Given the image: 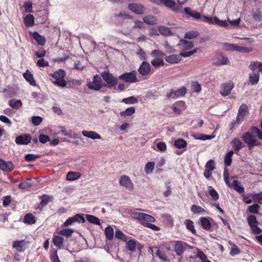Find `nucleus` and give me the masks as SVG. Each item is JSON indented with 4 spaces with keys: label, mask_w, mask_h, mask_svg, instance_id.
<instances>
[{
    "label": "nucleus",
    "mask_w": 262,
    "mask_h": 262,
    "mask_svg": "<svg viewBox=\"0 0 262 262\" xmlns=\"http://www.w3.org/2000/svg\"><path fill=\"white\" fill-rule=\"evenodd\" d=\"M50 75L55 79V81H53L54 84L61 87H65L66 86L67 82L64 79L65 72L63 70L59 69L53 74H50Z\"/></svg>",
    "instance_id": "1"
},
{
    "label": "nucleus",
    "mask_w": 262,
    "mask_h": 262,
    "mask_svg": "<svg viewBox=\"0 0 262 262\" xmlns=\"http://www.w3.org/2000/svg\"><path fill=\"white\" fill-rule=\"evenodd\" d=\"M157 5H162L174 12H179L180 8L176 6L174 0H152Z\"/></svg>",
    "instance_id": "2"
},
{
    "label": "nucleus",
    "mask_w": 262,
    "mask_h": 262,
    "mask_svg": "<svg viewBox=\"0 0 262 262\" xmlns=\"http://www.w3.org/2000/svg\"><path fill=\"white\" fill-rule=\"evenodd\" d=\"M101 75L103 79L107 83L108 88H113L116 86L118 82L117 78L114 77L108 72L106 71L102 72Z\"/></svg>",
    "instance_id": "3"
},
{
    "label": "nucleus",
    "mask_w": 262,
    "mask_h": 262,
    "mask_svg": "<svg viewBox=\"0 0 262 262\" xmlns=\"http://www.w3.org/2000/svg\"><path fill=\"white\" fill-rule=\"evenodd\" d=\"M137 72L135 70L130 72L124 73L119 76V79L128 83H135L139 80L137 77Z\"/></svg>",
    "instance_id": "4"
},
{
    "label": "nucleus",
    "mask_w": 262,
    "mask_h": 262,
    "mask_svg": "<svg viewBox=\"0 0 262 262\" xmlns=\"http://www.w3.org/2000/svg\"><path fill=\"white\" fill-rule=\"evenodd\" d=\"M102 80L101 77L98 75L94 76L93 80L89 81L87 83V86L89 89L95 91H99L102 88Z\"/></svg>",
    "instance_id": "5"
},
{
    "label": "nucleus",
    "mask_w": 262,
    "mask_h": 262,
    "mask_svg": "<svg viewBox=\"0 0 262 262\" xmlns=\"http://www.w3.org/2000/svg\"><path fill=\"white\" fill-rule=\"evenodd\" d=\"M249 114L248 106L246 104H242L238 110L236 119V122L239 124L243 121L245 117Z\"/></svg>",
    "instance_id": "6"
},
{
    "label": "nucleus",
    "mask_w": 262,
    "mask_h": 262,
    "mask_svg": "<svg viewBox=\"0 0 262 262\" xmlns=\"http://www.w3.org/2000/svg\"><path fill=\"white\" fill-rule=\"evenodd\" d=\"M151 68L150 64L144 61L141 63L138 68V72L141 76H144L151 74Z\"/></svg>",
    "instance_id": "7"
},
{
    "label": "nucleus",
    "mask_w": 262,
    "mask_h": 262,
    "mask_svg": "<svg viewBox=\"0 0 262 262\" xmlns=\"http://www.w3.org/2000/svg\"><path fill=\"white\" fill-rule=\"evenodd\" d=\"M234 86V83L231 81L222 84L220 88L221 95L223 97L229 95Z\"/></svg>",
    "instance_id": "8"
},
{
    "label": "nucleus",
    "mask_w": 262,
    "mask_h": 262,
    "mask_svg": "<svg viewBox=\"0 0 262 262\" xmlns=\"http://www.w3.org/2000/svg\"><path fill=\"white\" fill-rule=\"evenodd\" d=\"M186 93V89L185 87L176 91L171 90L169 93H167L166 97L167 98L176 99L180 96H184Z\"/></svg>",
    "instance_id": "9"
},
{
    "label": "nucleus",
    "mask_w": 262,
    "mask_h": 262,
    "mask_svg": "<svg viewBox=\"0 0 262 262\" xmlns=\"http://www.w3.org/2000/svg\"><path fill=\"white\" fill-rule=\"evenodd\" d=\"M187 244L182 241H175L174 251L178 256H181L184 253Z\"/></svg>",
    "instance_id": "10"
},
{
    "label": "nucleus",
    "mask_w": 262,
    "mask_h": 262,
    "mask_svg": "<svg viewBox=\"0 0 262 262\" xmlns=\"http://www.w3.org/2000/svg\"><path fill=\"white\" fill-rule=\"evenodd\" d=\"M119 184L121 186L125 187L127 189L132 190L133 189V184L130 180V178L127 176H123L121 177Z\"/></svg>",
    "instance_id": "11"
},
{
    "label": "nucleus",
    "mask_w": 262,
    "mask_h": 262,
    "mask_svg": "<svg viewBox=\"0 0 262 262\" xmlns=\"http://www.w3.org/2000/svg\"><path fill=\"white\" fill-rule=\"evenodd\" d=\"M78 222L79 223H84L85 220L84 218L79 214H77L71 217L68 219L64 223V226H68L72 225L73 223Z\"/></svg>",
    "instance_id": "12"
},
{
    "label": "nucleus",
    "mask_w": 262,
    "mask_h": 262,
    "mask_svg": "<svg viewBox=\"0 0 262 262\" xmlns=\"http://www.w3.org/2000/svg\"><path fill=\"white\" fill-rule=\"evenodd\" d=\"M242 140L245 143L247 144L249 149H251V144L254 141L255 137L253 136L250 132L245 133L242 136Z\"/></svg>",
    "instance_id": "13"
},
{
    "label": "nucleus",
    "mask_w": 262,
    "mask_h": 262,
    "mask_svg": "<svg viewBox=\"0 0 262 262\" xmlns=\"http://www.w3.org/2000/svg\"><path fill=\"white\" fill-rule=\"evenodd\" d=\"M28 242L24 241H15L13 242L12 247L16 250L19 252H24L26 249Z\"/></svg>",
    "instance_id": "14"
},
{
    "label": "nucleus",
    "mask_w": 262,
    "mask_h": 262,
    "mask_svg": "<svg viewBox=\"0 0 262 262\" xmlns=\"http://www.w3.org/2000/svg\"><path fill=\"white\" fill-rule=\"evenodd\" d=\"M32 138L29 134H25L18 136L15 139V142L17 144H28L31 141Z\"/></svg>",
    "instance_id": "15"
},
{
    "label": "nucleus",
    "mask_w": 262,
    "mask_h": 262,
    "mask_svg": "<svg viewBox=\"0 0 262 262\" xmlns=\"http://www.w3.org/2000/svg\"><path fill=\"white\" fill-rule=\"evenodd\" d=\"M14 168V165L11 161L6 162L0 159V169L4 171H11Z\"/></svg>",
    "instance_id": "16"
},
{
    "label": "nucleus",
    "mask_w": 262,
    "mask_h": 262,
    "mask_svg": "<svg viewBox=\"0 0 262 262\" xmlns=\"http://www.w3.org/2000/svg\"><path fill=\"white\" fill-rule=\"evenodd\" d=\"M184 12L187 15V18L191 17L195 19H201V16L198 12L192 10L189 7H185L184 9Z\"/></svg>",
    "instance_id": "17"
},
{
    "label": "nucleus",
    "mask_w": 262,
    "mask_h": 262,
    "mask_svg": "<svg viewBox=\"0 0 262 262\" xmlns=\"http://www.w3.org/2000/svg\"><path fill=\"white\" fill-rule=\"evenodd\" d=\"M178 46L182 51H187L193 47L192 42L187 41L184 39H181L180 40Z\"/></svg>",
    "instance_id": "18"
},
{
    "label": "nucleus",
    "mask_w": 262,
    "mask_h": 262,
    "mask_svg": "<svg viewBox=\"0 0 262 262\" xmlns=\"http://www.w3.org/2000/svg\"><path fill=\"white\" fill-rule=\"evenodd\" d=\"M128 9L137 14H142L144 12L143 7L137 4H130L128 5Z\"/></svg>",
    "instance_id": "19"
},
{
    "label": "nucleus",
    "mask_w": 262,
    "mask_h": 262,
    "mask_svg": "<svg viewBox=\"0 0 262 262\" xmlns=\"http://www.w3.org/2000/svg\"><path fill=\"white\" fill-rule=\"evenodd\" d=\"M227 185L229 187L233 188L239 193H242L244 192V188L242 185H241V183L237 180H234L232 183H229V185Z\"/></svg>",
    "instance_id": "20"
},
{
    "label": "nucleus",
    "mask_w": 262,
    "mask_h": 262,
    "mask_svg": "<svg viewBox=\"0 0 262 262\" xmlns=\"http://www.w3.org/2000/svg\"><path fill=\"white\" fill-rule=\"evenodd\" d=\"M259 74L256 71H252L249 74V82L252 85L256 84L259 81Z\"/></svg>",
    "instance_id": "21"
},
{
    "label": "nucleus",
    "mask_w": 262,
    "mask_h": 262,
    "mask_svg": "<svg viewBox=\"0 0 262 262\" xmlns=\"http://www.w3.org/2000/svg\"><path fill=\"white\" fill-rule=\"evenodd\" d=\"M81 134L83 136L94 140L100 139L101 138L99 134L93 131L82 130Z\"/></svg>",
    "instance_id": "22"
},
{
    "label": "nucleus",
    "mask_w": 262,
    "mask_h": 262,
    "mask_svg": "<svg viewBox=\"0 0 262 262\" xmlns=\"http://www.w3.org/2000/svg\"><path fill=\"white\" fill-rule=\"evenodd\" d=\"M166 61L171 64H176L179 63L181 60V57L179 55L172 54L166 56L165 58Z\"/></svg>",
    "instance_id": "23"
},
{
    "label": "nucleus",
    "mask_w": 262,
    "mask_h": 262,
    "mask_svg": "<svg viewBox=\"0 0 262 262\" xmlns=\"http://www.w3.org/2000/svg\"><path fill=\"white\" fill-rule=\"evenodd\" d=\"M32 37L36 41L38 44L43 46L46 43L45 36L40 35L37 32H34L32 33Z\"/></svg>",
    "instance_id": "24"
},
{
    "label": "nucleus",
    "mask_w": 262,
    "mask_h": 262,
    "mask_svg": "<svg viewBox=\"0 0 262 262\" xmlns=\"http://www.w3.org/2000/svg\"><path fill=\"white\" fill-rule=\"evenodd\" d=\"M231 144L236 152H238L241 148L245 146V144L238 138H234L233 139Z\"/></svg>",
    "instance_id": "25"
},
{
    "label": "nucleus",
    "mask_w": 262,
    "mask_h": 262,
    "mask_svg": "<svg viewBox=\"0 0 262 262\" xmlns=\"http://www.w3.org/2000/svg\"><path fill=\"white\" fill-rule=\"evenodd\" d=\"M155 222V219L151 215H149L146 213H143L141 222L142 224L145 226V224H146V223H152Z\"/></svg>",
    "instance_id": "26"
},
{
    "label": "nucleus",
    "mask_w": 262,
    "mask_h": 262,
    "mask_svg": "<svg viewBox=\"0 0 262 262\" xmlns=\"http://www.w3.org/2000/svg\"><path fill=\"white\" fill-rule=\"evenodd\" d=\"M190 209L194 214H205L206 213V211L203 208L196 205H192Z\"/></svg>",
    "instance_id": "27"
},
{
    "label": "nucleus",
    "mask_w": 262,
    "mask_h": 262,
    "mask_svg": "<svg viewBox=\"0 0 262 262\" xmlns=\"http://www.w3.org/2000/svg\"><path fill=\"white\" fill-rule=\"evenodd\" d=\"M63 238L61 236H55L53 238V243L55 246L59 249L63 247Z\"/></svg>",
    "instance_id": "28"
},
{
    "label": "nucleus",
    "mask_w": 262,
    "mask_h": 262,
    "mask_svg": "<svg viewBox=\"0 0 262 262\" xmlns=\"http://www.w3.org/2000/svg\"><path fill=\"white\" fill-rule=\"evenodd\" d=\"M24 21L27 27H32L34 25V17L33 15H27L24 17Z\"/></svg>",
    "instance_id": "29"
},
{
    "label": "nucleus",
    "mask_w": 262,
    "mask_h": 262,
    "mask_svg": "<svg viewBox=\"0 0 262 262\" xmlns=\"http://www.w3.org/2000/svg\"><path fill=\"white\" fill-rule=\"evenodd\" d=\"M80 176L81 174L79 172L70 171L67 173L66 178L67 180L72 181L78 179Z\"/></svg>",
    "instance_id": "30"
},
{
    "label": "nucleus",
    "mask_w": 262,
    "mask_h": 262,
    "mask_svg": "<svg viewBox=\"0 0 262 262\" xmlns=\"http://www.w3.org/2000/svg\"><path fill=\"white\" fill-rule=\"evenodd\" d=\"M201 224L203 228L206 230H209L211 227V223L209 219L203 217L200 219Z\"/></svg>",
    "instance_id": "31"
},
{
    "label": "nucleus",
    "mask_w": 262,
    "mask_h": 262,
    "mask_svg": "<svg viewBox=\"0 0 262 262\" xmlns=\"http://www.w3.org/2000/svg\"><path fill=\"white\" fill-rule=\"evenodd\" d=\"M8 104L11 107L14 109H18L23 105L22 102L20 100L15 99L10 100Z\"/></svg>",
    "instance_id": "32"
},
{
    "label": "nucleus",
    "mask_w": 262,
    "mask_h": 262,
    "mask_svg": "<svg viewBox=\"0 0 262 262\" xmlns=\"http://www.w3.org/2000/svg\"><path fill=\"white\" fill-rule=\"evenodd\" d=\"M250 68L252 71H256L258 73H262V64L260 62H252L250 64Z\"/></svg>",
    "instance_id": "33"
},
{
    "label": "nucleus",
    "mask_w": 262,
    "mask_h": 262,
    "mask_svg": "<svg viewBox=\"0 0 262 262\" xmlns=\"http://www.w3.org/2000/svg\"><path fill=\"white\" fill-rule=\"evenodd\" d=\"M25 79L32 85L35 86L36 82L34 80L33 75L29 72H25L23 74Z\"/></svg>",
    "instance_id": "34"
},
{
    "label": "nucleus",
    "mask_w": 262,
    "mask_h": 262,
    "mask_svg": "<svg viewBox=\"0 0 262 262\" xmlns=\"http://www.w3.org/2000/svg\"><path fill=\"white\" fill-rule=\"evenodd\" d=\"M105 234L107 239L110 241L113 239L114 235L113 228L111 226H107L105 229Z\"/></svg>",
    "instance_id": "35"
},
{
    "label": "nucleus",
    "mask_w": 262,
    "mask_h": 262,
    "mask_svg": "<svg viewBox=\"0 0 262 262\" xmlns=\"http://www.w3.org/2000/svg\"><path fill=\"white\" fill-rule=\"evenodd\" d=\"M151 64L155 68H158L160 67H163L164 65V62L163 59L154 58L151 60Z\"/></svg>",
    "instance_id": "36"
},
{
    "label": "nucleus",
    "mask_w": 262,
    "mask_h": 262,
    "mask_svg": "<svg viewBox=\"0 0 262 262\" xmlns=\"http://www.w3.org/2000/svg\"><path fill=\"white\" fill-rule=\"evenodd\" d=\"M159 32L163 35L168 36L171 34V32L170 28L165 26H159L158 27Z\"/></svg>",
    "instance_id": "37"
},
{
    "label": "nucleus",
    "mask_w": 262,
    "mask_h": 262,
    "mask_svg": "<svg viewBox=\"0 0 262 262\" xmlns=\"http://www.w3.org/2000/svg\"><path fill=\"white\" fill-rule=\"evenodd\" d=\"M135 112V108L134 107L132 106L126 108L125 111L121 112L120 114L122 117L129 116L134 114Z\"/></svg>",
    "instance_id": "38"
},
{
    "label": "nucleus",
    "mask_w": 262,
    "mask_h": 262,
    "mask_svg": "<svg viewBox=\"0 0 262 262\" xmlns=\"http://www.w3.org/2000/svg\"><path fill=\"white\" fill-rule=\"evenodd\" d=\"M184 224L188 230L191 232L192 233H195L196 231L194 228V223L190 220H186L184 221Z\"/></svg>",
    "instance_id": "39"
},
{
    "label": "nucleus",
    "mask_w": 262,
    "mask_h": 262,
    "mask_svg": "<svg viewBox=\"0 0 262 262\" xmlns=\"http://www.w3.org/2000/svg\"><path fill=\"white\" fill-rule=\"evenodd\" d=\"M86 220L91 223L100 225V222L99 220V219L94 215H90V214H86L85 215Z\"/></svg>",
    "instance_id": "40"
},
{
    "label": "nucleus",
    "mask_w": 262,
    "mask_h": 262,
    "mask_svg": "<svg viewBox=\"0 0 262 262\" xmlns=\"http://www.w3.org/2000/svg\"><path fill=\"white\" fill-rule=\"evenodd\" d=\"M24 222L28 224H33L36 222L34 216L31 213L27 214L24 219Z\"/></svg>",
    "instance_id": "41"
},
{
    "label": "nucleus",
    "mask_w": 262,
    "mask_h": 262,
    "mask_svg": "<svg viewBox=\"0 0 262 262\" xmlns=\"http://www.w3.org/2000/svg\"><path fill=\"white\" fill-rule=\"evenodd\" d=\"M126 248L132 252L136 250L137 248L136 241L135 240H129L126 243Z\"/></svg>",
    "instance_id": "42"
},
{
    "label": "nucleus",
    "mask_w": 262,
    "mask_h": 262,
    "mask_svg": "<svg viewBox=\"0 0 262 262\" xmlns=\"http://www.w3.org/2000/svg\"><path fill=\"white\" fill-rule=\"evenodd\" d=\"M150 55L151 56L154 57V58H161V59H163L165 55L164 53H163L162 51H161L159 50H153L151 52Z\"/></svg>",
    "instance_id": "43"
},
{
    "label": "nucleus",
    "mask_w": 262,
    "mask_h": 262,
    "mask_svg": "<svg viewBox=\"0 0 262 262\" xmlns=\"http://www.w3.org/2000/svg\"><path fill=\"white\" fill-rule=\"evenodd\" d=\"M136 54L141 60H145L147 58L146 54L140 47H139V48L136 52Z\"/></svg>",
    "instance_id": "44"
},
{
    "label": "nucleus",
    "mask_w": 262,
    "mask_h": 262,
    "mask_svg": "<svg viewBox=\"0 0 262 262\" xmlns=\"http://www.w3.org/2000/svg\"><path fill=\"white\" fill-rule=\"evenodd\" d=\"M233 151H229L226 155H225V159H224V163H225V165L226 166H229L230 165L231 163V162H232V156L233 154Z\"/></svg>",
    "instance_id": "45"
},
{
    "label": "nucleus",
    "mask_w": 262,
    "mask_h": 262,
    "mask_svg": "<svg viewBox=\"0 0 262 262\" xmlns=\"http://www.w3.org/2000/svg\"><path fill=\"white\" fill-rule=\"evenodd\" d=\"M237 45L229 43H223V48L227 51H236Z\"/></svg>",
    "instance_id": "46"
},
{
    "label": "nucleus",
    "mask_w": 262,
    "mask_h": 262,
    "mask_svg": "<svg viewBox=\"0 0 262 262\" xmlns=\"http://www.w3.org/2000/svg\"><path fill=\"white\" fill-rule=\"evenodd\" d=\"M32 186V184L31 182H30V180L28 179L25 181H24L21 183H20L18 187L19 189H27L31 187Z\"/></svg>",
    "instance_id": "47"
},
{
    "label": "nucleus",
    "mask_w": 262,
    "mask_h": 262,
    "mask_svg": "<svg viewBox=\"0 0 262 262\" xmlns=\"http://www.w3.org/2000/svg\"><path fill=\"white\" fill-rule=\"evenodd\" d=\"M174 146L178 148H182L185 147L187 145L186 141L183 139H180L174 141Z\"/></svg>",
    "instance_id": "48"
},
{
    "label": "nucleus",
    "mask_w": 262,
    "mask_h": 262,
    "mask_svg": "<svg viewBox=\"0 0 262 262\" xmlns=\"http://www.w3.org/2000/svg\"><path fill=\"white\" fill-rule=\"evenodd\" d=\"M155 163L149 162L146 163L145 167V171L147 174L151 173L155 168Z\"/></svg>",
    "instance_id": "49"
},
{
    "label": "nucleus",
    "mask_w": 262,
    "mask_h": 262,
    "mask_svg": "<svg viewBox=\"0 0 262 262\" xmlns=\"http://www.w3.org/2000/svg\"><path fill=\"white\" fill-rule=\"evenodd\" d=\"M143 21L148 25H154L156 23V19L152 16H147L143 18Z\"/></svg>",
    "instance_id": "50"
},
{
    "label": "nucleus",
    "mask_w": 262,
    "mask_h": 262,
    "mask_svg": "<svg viewBox=\"0 0 262 262\" xmlns=\"http://www.w3.org/2000/svg\"><path fill=\"white\" fill-rule=\"evenodd\" d=\"M138 101V99L134 96L124 98L122 100V102L125 104H135L137 103Z\"/></svg>",
    "instance_id": "51"
},
{
    "label": "nucleus",
    "mask_w": 262,
    "mask_h": 262,
    "mask_svg": "<svg viewBox=\"0 0 262 262\" xmlns=\"http://www.w3.org/2000/svg\"><path fill=\"white\" fill-rule=\"evenodd\" d=\"M209 194L211 196L212 199L214 201H216L219 199V196L217 191L212 187H210L209 190Z\"/></svg>",
    "instance_id": "52"
},
{
    "label": "nucleus",
    "mask_w": 262,
    "mask_h": 262,
    "mask_svg": "<svg viewBox=\"0 0 262 262\" xmlns=\"http://www.w3.org/2000/svg\"><path fill=\"white\" fill-rule=\"evenodd\" d=\"M199 33L197 31H190L185 34L184 38L187 39H193L198 37Z\"/></svg>",
    "instance_id": "53"
},
{
    "label": "nucleus",
    "mask_w": 262,
    "mask_h": 262,
    "mask_svg": "<svg viewBox=\"0 0 262 262\" xmlns=\"http://www.w3.org/2000/svg\"><path fill=\"white\" fill-rule=\"evenodd\" d=\"M115 237L123 241H125L127 239L126 236L120 230L116 231Z\"/></svg>",
    "instance_id": "54"
},
{
    "label": "nucleus",
    "mask_w": 262,
    "mask_h": 262,
    "mask_svg": "<svg viewBox=\"0 0 262 262\" xmlns=\"http://www.w3.org/2000/svg\"><path fill=\"white\" fill-rule=\"evenodd\" d=\"M23 8L25 9L27 13L32 12V3L31 2H25L23 5Z\"/></svg>",
    "instance_id": "55"
},
{
    "label": "nucleus",
    "mask_w": 262,
    "mask_h": 262,
    "mask_svg": "<svg viewBox=\"0 0 262 262\" xmlns=\"http://www.w3.org/2000/svg\"><path fill=\"white\" fill-rule=\"evenodd\" d=\"M247 221L250 227L258 224L256 217L253 215L249 216L248 217Z\"/></svg>",
    "instance_id": "56"
},
{
    "label": "nucleus",
    "mask_w": 262,
    "mask_h": 262,
    "mask_svg": "<svg viewBox=\"0 0 262 262\" xmlns=\"http://www.w3.org/2000/svg\"><path fill=\"white\" fill-rule=\"evenodd\" d=\"M42 121V118L40 116H33L32 123L34 126L39 125Z\"/></svg>",
    "instance_id": "57"
},
{
    "label": "nucleus",
    "mask_w": 262,
    "mask_h": 262,
    "mask_svg": "<svg viewBox=\"0 0 262 262\" xmlns=\"http://www.w3.org/2000/svg\"><path fill=\"white\" fill-rule=\"evenodd\" d=\"M73 232V230L70 229H64L59 232V234L66 237L71 236Z\"/></svg>",
    "instance_id": "58"
},
{
    "label": "nucleus",
    "mask_w": 262,
    "mask_h": 262,
    "mask_svg": "<svg viewBox=\"0 0 262 262\" xmlns=\"http://www.w3.org/2000/svg\"><path fill=\"white\" fill-rule=\"evenodd\" d=\"M252 198L253 201L257 202L259 204H262V192L252 195Z\"/></svg>",
    "instance_id": "59"
},
{
    "label": "nucleus",
    "mask_w": 262,
    "mask_h": 262,
    "mask_svg": "<svg viewBox=\"0 0 262 262\" xmlns=\"http://www.w3.org/2000/svg\"><path fill=\"white\" fill-rule=\"evenodd\" d=\"M253 50L252 47H245L237 46L236 51L242 53H249Z\"/></svg>",
    "instance_id": "60"
},
{
    "label": "nucleus",
    "mask_w": 262,
    "mask_h": 262,
    "mask_svg": "<svg viewBox=\"0 0 262 262\" xmlns=\"http://www.w3.org/2000/svg\"><path fill=\"white\" fill-rule=\"evenodd\" d=\"M205 169L212 171L215 169V162L213 160H209L205 165Z\"/></svg>",
    "instance_id": "61"
},
{
    "label": "nucleus",
    "mask_w": 262,
    "mask_h": 262,
    "mask_svg": "<svg viewBox=\"0 0 262 262\" xmlns=\"http://www.w3.org/2000/svg\"><path fill=\"white\" fill-rule=\"evenodd\" d=\"M259 208L260 206L259 205L255 204L251 206H249L248 207V210L251 213H258Z\"/></svg>",
    "instance_id": "62"
},
{
    "label": "nucleus",
    "mask_w": 262,
    "mask_h": 262,
    "mask_svg": "<svg viewBox=\"0 0 262 262\" xmlns=\"http://www.w3.org/2000/svg\"><path fill=\"white\" fill-rule=\"evenodd\" d=\"M39 156L33 154H27L25 156V160L28 162L35 161L36 159L39 158Z\"/></svg>",
    "instance_id": "63"
},
{
    "label": "nucleus",
    "mask_w": 262,
    "mask_h": 262,
    "mask_svg": "<svg viewBox=\"0 0 262 262\" xmlns=\"http://www.w3.org/2000/svg\"><path fill=\"white\" fill-rule=\"evenodd\" d=\"M251 131L253 133L257 136L259 139L262 140V133L260 132L259 129L255 126H253L251 127Z\"/></svg>",
    "instance_id": "64"
}]
</instances>
